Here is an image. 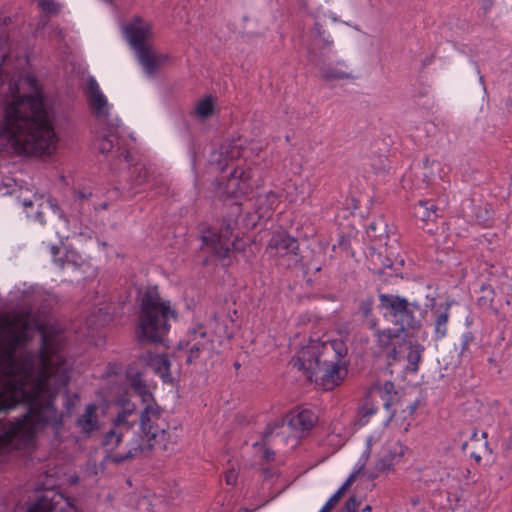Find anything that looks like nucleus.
<instances>
[{"instance_id":"3c124183","label":"nucleus","mask_w":512,"mask_h":512,"mask_svg":"<svg viewBox=\"0 0 512 512\" xmlns=\"http://www.w3.org/2000/svg\"><path fill=\"white\" fill-rule=\"evenodd\" d=\"M483 1V9L489 10L493 6V0H482Z\"/></svg>"},{"instance_id":"c756f323","label":"nucleus","mask_w":512,"mask_h":512,"mask_svg":"<svg viewBox=\"0 0 512 512\" xmlns=\"http://www.w3.org/2000/svg\"><path fill=\"white\" fill-rule=\"evenodd\" d=\"M131 388L135 391V393L140 396L142 402L148 403L153 402V395L147 389L145 382L142 380L140 373H136L132 379L130 380Z\"/></svg>"},{"instance_id":"f03ea898","label":"nucleus","mask_w":512,"mask_h":512,"mask_svg":"<svg viewBox=\"0 0 512 512\" xmlns=\"http://www.w3.org/2000/svg\"><path fill=\"white\" fill-rule=\"evenodd\" d=\"M57 135L40 92L6 103L0 115V152L16 156L49 154Z\"/></svg>"},{"instance_id":"7c9ffc66","label":"nucleus","mask_w":512,"mask_h":512,"mask_svg":"<svg viewBox=\"0 0 512 512\" xmlns=\"http://www.w3.org/2000/svg\"><path fill=\"white\" fill-rule=\"evenodd\" d=\"M424 346L421 344H410L408 347L407 354V369L413 373H416L419 369L418 364L421 360Z\"/></svg>"},{"instance_id":"0e129e2a","label":"nucleus","mask_w":512,"mask_h":512,"mask_svg":"<svg viewBox=\"0 0 512 512\" xmlns=\"http://www.w3.org/2000/svg\"><path fill=\"white\" fill-rule=\"evenodd\" d=\"M370 228H371L372 230H375V229H376L374 224H371V225H370Z\"/></svg>"},{"instance_id":"58836bf2","label":"nucleus","mask_w":512,"mask_h":512,"mask_svg":"<svg viewBox=\"0 0 512 512\" xmlns=\"http://www.w3.org/2000/svg\"><path fill=\"white\" fill-rule=\"evenodd\" d=\"M78 400L79 396L77 394H71L68 389L65 390L63 395V408L68 415L73 412Z\"/></svg>"},{"instance_id":"37998d69","label":"nucleus","mask_w":512,"mask_h":512,"mask_svg":"<svg viewBox=\"0 0 512 512\" xmlns=\"http://www.w3.org/2000/svg\"><path fill=\"white\" fill-rule=\"evenodd\" d=\"M370 454H371V439H368L367 440V444H366V448L365 450L363 451L361 457H360V462H361V465L359 467V470H361L365 464L367 463L369 457H370Z\"/></svg>"},{"instance_id":"7ed1b4c3","label":"nucleus","mask_w":512,"mask_h":512,"mask_svg":"<svg viewBox=\"0 0 512 512\" xmlns=\"http://www.w3.org/2000/svg\"><path fill=\"white\" fill-rule=\"evenodd\" d=\"M162 410L152 402L146 403L140 412L139 430L132 431L126 440L123 451L114 456V463L120 464L139 457H147L153 449L172 453L177 444V436L168 430L167 424L161 422Z\"/></svg>"},{"instance_id":"a19ab883","label":"nucleus","mask_w":512,"mask_h":512,"mask_svg":"<svg viewBox=\"0 0 512 512\" xmlns=\"http://www.w3.org/2000/svg\"><path fill=\"white\" fill-rule=\"evenodd\" d=\"M461 349L460 354L465 355L466 353H470L469 346L474 341V335L472 332L467 331L461 335Z\"/></svg>"},{"instance_id":"864d4df0","label":"nucleus","mask_w":512,"mask_h":512,"mask_svg":"<svg viewBox=\"0 0 512 512\" xmlns=\"http://www.w3.org/2000/svg\"><path fill=\"white\" fill-rule=\"evenodd\" d=\"M471 457L475 460L477 464H479L482 460L481 455L475 452L471 453Z\"/></svg>"},{"instance_id":"6ab92c4d","label":"nucleus","mask_w":512,"mask_h":512,"mask_svg":"<svg viewBox=\"0 0 512 512\" xmlns=\"http://www.w3.org/2000/svg\"><path fill=\"white\" fill-rule=\"evenodd\" d=\"M281 195L275 191H268L256 196L254 201V211L258 221H268L274 214L279 205Z\"/></svg>"},{"instance_id":"2eb2a0df","label":"nucleus","mask_w":512,"mask_h":512,"mask_svg":"<svg viewBox=\"0 0 512 512\" xmlns=\"http://www.w3.org/2000/svg\"><path fill=\"white\" fill-rule=\"evenodd\" d=\"M318 421V417L311 409H293L287 415V423L296 437H303L309 433Z\"/></svg>"},{"instance_id":"4468645a","label":"nucleus","mask_w":512,"mask_h":512,"mask_svg":"<svg viewBox=\"0 0 512 512\" xmlns=\"http://www.w3.org/2000/svg\"><path fill=\"white\" fill-rule=\"evenodd\" d=\"M366 396L377 405L381 402L384 409L388 412V420L395 416L396 410L393 407L398 402L399 396L392 381L388 380L384 383L377 382L373 384L368 389Z\"/></svg>"},{"instance_id":"e433bc0d","label":"nucleus","mask_w":512,"mask_h":512,"mask_svg":"<svg viewBox=\"0 0 512 512\" xmlns=\"http://www.w3.org/2000/svg\"><path fill=\"white\" fill-rule=\"evenodd\" d=\"M54 503L47 496L40 497L27 512H53Z\"/></svg>"},{"instance_id":"09e8293b","label":"nucleus","mask_w":512,"mask_h":512,"mask_svg":"<svg viewBox=\"0 0 512 512\" xmlns=\"http://www.w3.org/2000/svg\"><path fill=\"white\" fill-rule=\"evenodd\" d=\"M274 455H275V452L273 450L268 449V448L265 449V451H264V458H265V460H267V461L273 460L274 459Z\"/></svg>"},{"instance_id":"39448f33","label":"nucleus","mask_w":512,"mask_h":512,"mask_svg":"<svg viewBox=\"0 0 512 512\" xmlns=\"http://www.w3.org/2000/svg\"><path fill=\"white\" fill-rule=\"evenodd\" d=\"M319 376L318 382L325 390H331L341 384L347 375L344 358L348 353L346 344L342 340H319Z\"/></svg>"},{"instance_id":"6e6552de","label":"nucleus","mask_w":512,"mask_h":512,"mask_svg":"<svg viewBox=\"0 0 512 512\" xmlns=\"http://www.w3.org/2000/svg\"><path fill=\"white\" fill-rule=\"evenodd\" d=\"M266 251L271 257L286 259L287 267L297 266L302 259L297 238L283 229H278L272 233Z\"/></svg>"},{"instance_id":"473e14b6","label":"nucleus","mask_w":512,"mask_h":512,"mask_svg":"<svg viewBox=\"0 0 512 512\" xmlns=\"http://www.w3.org/2000/svg\"><path fill=\"white\" fill-rule=\"evenodd\" d=\"M214 107V100L212 96L209 95L198 102L195 107V113L198 117L205 119L213 114Z\"/></svg>"},{"instance_id":"a211bd4d","label":"nucleus","mask_w":512,"mask_h":512,"mask_svg":"<svg viewBox=\"0 0 512 512\" xmlns=\"http://www.w3.org/2000/svg\"><path fill=\"white\" fill-rule=\"evenodd\" d=\"M405 449L406 447L400 442L386 444L375 464L376 471L382 474H388L395 464L400 461L401 457L404 455Z\"/></svg>"},{"instance_id":"13d9d810","label":"nucleus","mask_w":512,"mask_h":512,"mask_svg":"<svg viewBox=\"0 0 512 512\" xmlns=\"http://www.w3.org/2000/svg\"><path fill=\"white\" fill-rule=\"evenodd\" d=\"M362 512H371V506H370V505H366V506L362 509Z\"/></svg>"},{"instance_id":"e2e57ef3","label":"nucleus","mask_w":512,"mask_h":512,"mask_svg":"<svg viewBox=\"0 0 512 512\" xmlns=\"http://www.w3.org/2000/svg\"><path fill=\"white\" fill-rule=\"evenodd\" d=\"M124 157L128 160V158L130 157L129 152H126Z\"/></svg>"},{"instance_id":"c85d7f7f","label":"nucleus","mask_w":512,"mask_h":512,"mask_svg":"<svg viewBox=\"0 0 512 512\" xmlns=\"http://www.w3.org/2000/svg\"><path fill=\"white\" fill-rule=\"evenodd\" d=\"M152 366L156 374H158L164 382L171 379L170 366L171 362L167 355H156L151 359Z\"/></svg>"},{"instance_id":"f257e3e1","label":"nucleus","mask_w":512,"mask_h":512,"mask_svg":"<svg viewBox=\"0 0 512 512\" xmlns=\"http://www.w3.org/2000/svg\"><path fill=\"white\" fill-rule=\"evenodd\" d=\"M28 340L26 331L16 329L8 330L1 339L0 372L8 379L3 381L0 392L27 405L28 415L37 416L38 423H50L57 437L64 426V414L57 409L55 402L58 391L67 388L70 382V370L66 359L56 353L51 339L42 331L40 369L32 380L34 353L28 351L16 355L18 347Z\"/></svg>"},{"instance_id":"dca6fc26","label":"nucleus","mask_w":512,"mask_h":512,"mask_svg":"<svg viewBox=\"0 0 512 512\" xmlns=\"http://www.w3.org/2000/svg\"><path fill=\"white\" fill-rule=\"evenodd\" d=\"M185 347L214 348V344L205 328L199 325L189 330L186 336L179 340L175 350L172 352V358L182 361V352Z\"/></svg>"},{"instance_id":"f704fd0d","label":"nucleus","mask_w":512,"mask_h":512,"mask_svg":"<svg viewBox=\"0 0 512 512\" xmlns=\"http://www.w3.org/2000/svg\"><path fill=\"white\" fill-rule=\"evenodd\" d=\"M50 252L54 263L60 268H64L66 263L69 262L76 263L75 258H79V256L74 251H66L64 257H58L57 255L60 252V248L56 245L51 246Z\"/></svg>"},{"instance_id":"4c0bfd02","label":"nucleus","mask_w":512,"mask_h":512,"mask_svg":"<svg viewBox=\"0 0 512 512\" xmlns=\"http://www.w3.org/2000/svg\"><path fill=\"white\" fill-rule=\"evenodd\" d=\"M313 29L316 36L323 42L322 48L331 47L333 45V39L331 35L323 28L322 24L318 21L314 23Z\"/></svg>"},{"instance_id":"72a5a7b5","label":"nucleus","mask_w":512,"mask_h":512,"mask_svg":"<svg viewBox=\"0 0 512 512\" xmlns=\"http://www.w3.org/2000/svg\"><path fill=\"white\" fill-rule=\"evenodd\" d=\"M116 140H117V137L113 134L105 135L103 137H99V138L95 139L93 146L101 154L106 155L112 151Z\"/></svg>"},{"instance_id":"5fc2aeb1","label":"nucleus","mask_w":512,"mask_h":512,"mask_svg":"<svg viewBox=\"0 0 512 512\" xmlns=\"http://www.w3.org/2000/svg\"><path fill=\"white\" fill-rule=\"evenodd\" d=\"M468 446V441L467 440H464L461 444H460V448L462 451H465V449L467 448Z\"/></svg>"},{"instance_id":"20e7f679","label":"nucleus","mask_w":512,"mask_h":512,"mask_svg":"<svg viewBox=\"0 0 512 512\" xmlns=\"http://www.w3.org/2000/svg\"><path fill=\"white\" fill-rule=\"evenodd\" d=\"M177 313L170 301H163L157 287L147 289L140 301L138 316L140 339L153 343H162L170 330V320Z\"/></svg>"},{"instance_id":"cd10ccee","label":"nucleus","mask_w":512,"mask_h":512,"mask_svg":"<svg viewBox=\"0 0 512 512\" xmlns=\"http://www.w3.org/2000/svg\"><path fill=\"white\" fill-rule=\"evenodd\" d=\"M377 411L378 405L373 400H370L368 396H365L363 404L357 410V422L359 426L366 425Z\"/></svg>"},{"instance_id":"393cba45","label":"nucleus","mask_w":512,"mask_h":512,"mask_svg":"<svg viewBox=\"0 0 512 512\" xmlns=\"http://www.w3.org/2000/svg\"><path fill=\"white\" fill-rule=\"evenodd\" d=\"M88 91L91 95L89 100L90 107L96 114H103L107 106V99L101 92L97 81L93 77L88 80Z\"/></svg>"},{"instance_id":"774afa93","label":"nucleus","mask_w":512,"mask_h":512,"mask_svg":"<svg viewBox=\"0 0 512 512\" xmlns=\"http://www.w3.org/2000/svg\"><path fill=\"white\" fill-rule=\"evenodd\" d=\"M482 436H483L484 438H486V437H487V433H486V432H483V433H482Z\"/></svg>"},{"instance_id":"9d476101","label":"nucleus","mask_w":512,"mask_h":512,"mask_svg":"<svg viewBox=\"0 0 512 512\" xmlns=\"http://www.w3.org/2000/svg\"><path fill=\"white\" fill-rule=\"evenodd\" d=\"M374 331L377 347L386 352V359L389 365L400 359L402 348L406 344V333L399 328L379 329Z\"/></svg>"},{"instance_id":"f8f14e48","label":"nucleus","mask_w":512,"mask_h":512,"mask_svg":"<svg viewBox=\"0 0 512 512\" xmlns=\"http://www.w3.org/2000/svg\"><path fill=\"white\" fill-rule=\"evenodd\" d=\"M319 340H310L306 346H303L297 354L292 358L291 364L299 371H303L304 375L310 381L318 382L319 376Z\"/></svg>"},{"instance_id":"4d7b16f0","label":"nucleus","mask_w":512,"mask_h":512,"mask_svg":"<svg viewBox=\"0 0 512 512\" xmlns=\"http://www.w3.org/2000/svg\"><path fill=\"white\" fill-rule=\"evenodd\" d=\"M234 213H236V214L240 213V205L238 203L234 204Z\"/></svg>"},{"instance_id":"680f3d73","label":"nucleus","mask_w":512,"mask_h":512,"mask_svg":"<svg viewBox=\"0 0 512 512\" xmlns=\"http://www.w3.org/2000/svg\"><path fill=\"white\" fill-rule=\"evenodd\" d=\"M428 163H429V159H428V157H426L424 160V166L427 167Z\"/></svg>"},{"instance_id":"aec40b11","label":"nucleus","mask_w":512,"mask_h":512,"mask_svg":"<svg viewBox=\"0 0 512 512\" xmlns=\"http://www.w3.org/2000/svg\"><path fill=\"white\" fill-rule=\"evenodd\" d=\"M142 66L144 73L147 76H155L159 69L170 60V55L167 53H155L150 47L139 59H137Z\"/></svg>"},{"instance_id":"423d86ee","label":"nucleus","mask_w":512,"mask_h":512,"mask_svg":"<svg viewBox=\"0 0 512 512\" xmlns=\"http://www.w3.org/2000/svg\"><path fill=\"white\" fill-rule=\"evenodd\" d=\"M379 302V307L402 332H417L422 328L427 309L417 302H409L399 295L385 293L379 294Z\"/></svg>"},{"instance_id":"052dcab7","label":"nucleus","mask_w":512,"mask_h":512,"mask_svg":"<svg viewBox=\"0 0 512 512\" xmlns=\"http://www.w3.org/2000/svg\"><path fill=\"white\" fill-rule=\"evenodd\" d=\"M424 181H426L427 183L430 182V179H429V177L426 174H424Z\"/></svg>"},{"instance_id":"a878e982","label":"nucleus","mask_w":512,"mask_h":512,"mask_svg":"<svg viewBox=\"0 0 512 512\" xmlns=\"http://www.w3.org/2000/svg\"><path fill=\"white\" fill-rule=\"evenodd\" d=\"M347 68L344 61H338L334 66H328L322 70V79L326 82L352 79L353 76L347 71Z\"/></svg>"},{"instance_id":"a18cd8bd","label":"nucleus","mask_w":512,"mask_h":512,"mask_svg":"<svg viewBox=\"0 0 512 512\" xmlns=\"http://www.w3.org/2000/svg\"><path fill=\"white\" fill-rule=\"evenodd\" d=\"M237 473L234 470H229L225 474V481L228 485H235L237 482Z\"/></svg>"},{"instance_id":"b1692460","label":"nucleus","mask_w":512,"mask_h":512,"mask_svg":"<svg viewBox=\"0 0 512 512\" xmlns=\"http://www.w3.org/2000/svg\"><path fill=\"white\" fill-rule=\"evenodd\" d=\"M434 315L433 338L435 341L443 339L448 332V322L450 317V305L446 304L443 309L432 310Z\"/></svg>"},{"instance_id":"69168bd1","label":"nucleus","mask_w":512,"mask_h":512,"mask_svg":"<svg viewBox=\"0 0 512 512\" xmlns=\"http://www.w3.org/2000/svg\"><path fill=\"white\" fill-rule=\"evenodd\" d=\"M135 182H136L137 184H141V183H142V180H138V179H136V180H135Z\"/></svg>"},{"instance_id":"9b49d317","label":"nucleus","mask_w":512,"mask_h":512,"mask_svg":"<svg viewBox=\"0 0 512 512\" xmlns=\"http://www.w3.org/2000/svg\"><path fill=\"white\" fill-rule=\"evenodd\" d=\"M152 30V24L145 22L140 16H134L132 20L124 26V36L131 48L135 51L137 59L151 47L146 44V40L152 37Z\"/></svg>"},{"instance_id":"8fccbe9b","label":"nucleus","mask_w":512,"mask_h":512,"mask_svg":"<svg viewBox=\"0 0 512 512\" xmlns=\"http://www.w3.org/2000/svg\"><path fill=\"white\" fill-rule=\"evenodd\" d=\"M418 407V401H415L407 406L408 414L413 415Z\"/></svg>"},{"instance_id":"338daca9","label":"nucleus","mask_w":512,"mask_h":512,"mask_svg":"<svg viewBox=\"0 0 512 512\" xmlns=\"http://www.w3.org/2000/svg\"><path fill=\"white\" fill-rule=\"evenodd\" d=\"M234 366H235L236 368H238V367L240 366V364H239L238 362H236V363L234 364Z\"/></svg>"},{"instance_id":"f3484780","label":"nucleus","mask_w":512,"mask_h":512,"mask_svg":"<svg viewBox=\"0 0 512 512\" xmlns=\"http://www.w3.org/2000/svg\"><path fill=\"white\" fill-rule=\"evenodd\" d=\"M251 177L250 169L234 167L227 179L226 193L234 198L246 194L251 187L249 183Z\"/></svg>"},{"instance_id":"bb28decb","label":"nucleus","mask_w":512,"mask_h":512,"mask_svg":"<svg viewBox=\"0 0 512 512\" xmlns=\"http://www.w3.org/2000/svg\"><path fill=\"white\" fill-rule=\"evenodd\" d=\"M437 206L428 200H420L414 206V216L423 222L434 221L437 218Z\"/></svg>"},{"instance_id":"6e6d98bb","label":"nucleus","mask_w":512,"mask_h":512,"mask_svg":"<svg viewBox=\"0 0 512 512\" xmlns=\"http://www.w3.org/2000/svg\"><path fill=\"white\" fill-rule=\"evenodd\" d=\"M476 437H477V430L476 429H472L471 432H470V438L474 439Z\"/></svg>"},{"instance_id":"1a4fd4ad","label":"nucleus","mask_w":512,"mask_h":512,"mask_svg":"<svg viewBox=\"0 0 512 512\" xmlns=\"http://www.w3.org/2000/svg\"><path fill=\"white\" fill-rule=\"evenodd\" d=\"M233 230L231 221L224 222L219 233L209 229L202 235V241L217 258H226L231 250H240V240L233 237Z\"/></svg>"},{"instance_id":"2f4dec72","label":"nucleus","mask_w":512,"mask_h":512,"mask_svg":"<svg viewBox=\"0 0 512 512\" xmlns=\"http://www.w3.org/2000/svg\"><path fill=\"white\" fill-rule=\"evenodd\" d=\"M213 348L185 347L182 352V360L187 365L195 363L202 354L209 353Z\"/></svg>"},{"instance_id":"ea45409f","label":"nucleus","mask_w":512,"mask_h":512,"mask_svg":"<svg viewBox=\"0 0 512 512\" xmlns=\"http://www.w3.org/2000/svg\"><path fill=\"white\" fill-rule=\"evenodd\" d=\"M481 290L483 292L487 291L488 295L479 297L478 304L480 306H488V307L492 308L493 307L494 289L490 285H482Z\"/></svg>"},{"instance_id":"c9c22d12","label":"nucleus","mask_w":512,"mask_h":512,"mask_svg":"<svg viewBox=\"0 0 512 512\" xmlns=\"http://www.w3.org/2000/svg\"><path fill=\"white\" fill-rule=\"evenodd\" d=\"M41 11L48 16L58 15L62 5L56 0H37Z\"/></svg>"},{"instance_id":"ddd939ff","label":"nucleus","mask_w":512,"mask_h":512,"mask_svg":"<svg viewBox=\"0 0 512 512\" xmlns=\"http://www.w3.org/2000/svg\"><path fill=\"white\" fill-rule=\"evenodd\" d=\"M18 200L27 218L42 225L45 224L44 215L46 211L56 212L59 210L56 200L48 194L34 193L30 198L19 197Z\"/></svg>"},{"instance_id":"4be33fe9","label":"nucleus","mask_w":512,"mask_h":512,"mask_svg":"<svg viewBox=\"0 0 512 512\" xmlns=\"http://www.w3.org/2000/svg\"><path fill=\"white\" fill-rule=\"evenodd\" d=\"M76 426L85 435H90L99 428L97 406L95 404H88L85 407V412L76 420Z\"/></svg>"},{"instance_id":"de8ad7c7","label":"nucleus","mask_w":512,"mask_h":512,"mask_svg":"<svg viewBox=\"0 0 512 512\" xmlns=\"http://www.w3.org/2000/svg\"><path fill=\"white\" fill-rule=\"evenodd\" d=\"M462 476L465 480H472L473 482H476L477 480L474 478V474L472 475V472L469 468H466L463 472H462Z\"/></svg>"},{"instance_id":"5701e85b","label":"nucleus","mask_w":512,"mask_h":512,"mask_svg":"<svg viewBox=\"0 0 512 512\" xmlns=\"http://www.w3.org/2000/svg\"><path fill=\"white\" fill-rule=\"evenodd\" d=\"M374 303V298L369 296L360 301L356 312L362 323L370 330L376 329L379 325V319L373 312Z\"/></svg>"},{"instance_id":"c03bdc74","label":"nucleus","mask_w":512,"mask_h":512,"mask_svg":"<svg viewBox=\"0 0 512 512\" xmlns=\"http://www.w3.org/2000/svg\"><path fill=\"white\" fill-rule=\"evenodd\" d=\"M339 502V499L334 494L327 500V502L324 504V506L321 508L319 512H330L331 509H333L337 503Z\"/></svg>"},{"instance_id":"49530a36","label":"nucleus","mask_w":512,"mask_h":512,"mask_svg":"<svg viewBox=\"0 0 512 512\" xmlns=\"http://www.w3.org/2000/svg\"><path fill=\"white\" fill-rule=\"evenodd\" d=\"M360 472L358 469L357 471L351 473L349 477L346 479V481L342 484L344 487L348 488L356 479L357 474Z\"/></svg>"},{"instance_id":"bf43d9fd","label":"nucleus","mask_w":512,"mask_h":512,"mask_svg":"<svg viewBox=\"0 0 512 512\" xmlns=\"http://www.w3.org/2000/svg\"><path fill=\"white\" fill-rule=\"evenodd\" d=\"M411 503H412V505L416 506L419 503V499L418 498H411Z\"/></svg>"},{"instance_id":"79ce46f5","label":"nucleus","mask_w":512,"mask_h":512,"mask_svg":"<svg viewBox=\"0 0 512 512\" xmlns=\"http://www.w3.org/2000/svg\"><path fill=\"white\" fill-rule=\"evenodd\" d=\"M359 505L360 502L357 500V498L355 496H351L346 500L344 509L346 512H356Z\"/></svg>"},{"instance_id":"412c9836","label":"nucleus","mask_w":512,"mask_h":512,"mask_svg":"<svg viewBox=\"0 0 512 512\" xmlns=\"http://www.w3.org/2000/svg\"><path fill=\"white\" fill-rule=\"evenodd\" d=\"M240 148L232 143L222 144L218 151L211 154L210 163L216 165L220 171H225L229 167V161L240 157Z\"/></svg>"},{"instance_id":"603ef678","label":"nucleus","mask_w":512,"mask_h":512,"mask_svg":"<svg viewBox=\"0 0 512 512\" xmlns=\"http://www.w3.org/2000/svg\"><path fill=\"white\" fill-rule=\"evenodd\" d=\"M347 488L344 487L343 485L334 493L335 496H337V498L340 500L341 498V495L343 494V492L346 490Z\"/></svg>"},{"instance_id":"0eeeda50","label":"nucleus","mask_w":512,"mask_h":512,"mask_svg":"<svg viewBox=\"0 0 512 512\" xmlns=\"http://www.w3.org/2000/svg\"><path fill=\"white\" fill-rule=\"evenodd\" d=\"M117 414L112 421V428L107 431L102 440V446L107 453V458L114 463V456L119 451H123V446L132 434L133 423L128 421V417L135 413L136 405L125 397L117 399Z\"/></svg>"}]
</instances>
